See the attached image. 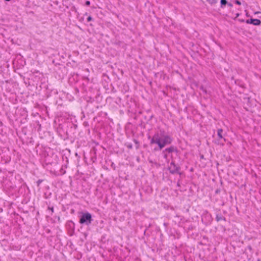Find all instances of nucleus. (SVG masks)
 Returning a JSON list of instances; mask_svg holds the SVG:
<instances>
[{"label":"nucleus","mask_w":261,"mask_h":261,"mask_svg":"<svg viewBox=\"0 0 261 261\" xmlns=\"http://www.w3.org/2000/svg\"><path fill=\"white\" fill-rule=\"evenodd\" d=\"M172 142V139L168 135L159 133L155 134L150 141L151 144H156L160 150L166 145L170 144Z\"/></svg>","instance_id":"nucleus-1"},{"label":"nucleus","mask_w":261,"mask_h":261,"mask_svg":"<svg viewBox=\"0 0 261 261\" xmlns=\"http://www.w3.org/2000/svg\"><path fill=\"white\" fill-rule=\"evenodd\" d=\"M91 220V215L89 213H87L84 214L82 215V217L80 219V223L81 224H83L86 223V221H88V223H90Z\"/></svg>","instance_id":"nucleus-2"},{"label":"nucleus","mask_w":261,"mask_h":261,"mask_svg":"<svg viewBox=\"0 0 261 261\" xmlns=\"http://www.w3.org/2000/svg\"><path fill=\"white\" fill-rule=\"evenodd\" d=\"M169 170L171 173H175L178 171V168L174 163L171 162L169 166Z\"/></svg>","instance_id":"nucleus-3"},{"label":"nucleus","mask_w":261,"mask_h":261,"mask_svg":"<svg viewBox=\"0 0 261 261\" xmlns=\"http://www.w3.org/2000/svg\"><path fill=\"white\" fill-rule=\"evenodd\" d=\"M246 22L248 24H253L255 25H258L260 24L261 21L260 20L258 19H253L251 18L250 19H247L246 21Z\"/></svg>","instance_id":"nucleus-4"},{"label":"nucleus","mask_w":261,"mask_h":261,"mask_svg":"<svg viewBox=\"0 0 261 261\" xmlns=\"http://www.w3.org/2000/svg\"><path fill=\"white\" fill-rule=\"evenodd\" d=\"M174 150V148L173 147H170L169 148L165 149V150H164L163 152V153H165V152H173Z\"/></svg>","instance_id":"nucleus-5"},{"label":"nucleus","mask_w":261,"mask_h":261,"mask_svg":"<svg viewBox=\"0 0 261 261\" xmlns=\"http://www.w3.org/2000/svg\"><path fill=\"white\" fill-rule=\"evenodd\" d=\"M218 0H206L207 2L212 5L216 4L218 2Z\"/></svg>","instance_id":"nucleus-6"},{"label":"nucleus","mask_w":261,"mask_h":261,"mask_svg":"<svg viewBox=\"0 0 261 261\" xmlns=\"http://www.w3.org/2000/svg\"><path fill=\"white\" fill-rule=\"evenodd\" d=\"M227 3V2L226 0H221V7H223V6H226Z\"/></svg>","instance_id":"nucleus-7"},{"label":"nucleus","mask_w":261,"mask_h":261,"mask_svg":"<svg viewBox=\"0 0 261 261\" xmlns=\"http://www.w3.org/2000/svg\"><path fill=\"white\" fill-rule=\"evenodd\" d=\"M222 129H219L218 131V135L220 138H222Z\"/></svg>","instance_id":"nucleus-8"},{"label":"nucleus","mask_w":261,"mask_h":261,"mask_svg":"<svg viewBox=\"0 0 261 261\" xmlns=\"http://www.w3.org/2000/svg\"><path fill=\"white\" fill-rule=\"evenodd\" d=\"M92 17H91V16H89V17H88V18H87V21H91V20H92Z\"/></svg>","instance_id":"nucleus-9"},{"label":"nucleus","mask_w":261,"mask_h":261,"mask_svg":"<svg viewBox=\"0 0 261 261\" xmlns=\"http://www.w3.org/2000/svg\"><path fill=\"white\" fill-rule=\"evenodd\" d=\"M234 3H235L236 4H238V5H240V4H241L240 2V1H234Z\"/></svg>","instance_id":"nucleus-10"},{"label":"nucleus","mask_w":261,"mask_h":261,"mask_svg":"<svg viewBox=\"0 0 261 261\" xmlns=\"http://www.w3.org/2000/svg\"><path fill=\"white\" fill-rule=\"evenodd\" d=\"M90 2L89 1H87V2H86V5H88H88H90Z\"/></svg>","instance_id":"nucleus-11"},{"label":"nucleus","mask_w":261,"mask_h":261,"mask_svg":"<svg viewBox=\"0 0 261 261\" xmlns=\"http://www.w3.org/2000/svg\"><path fill=\"white\" fill-rule=\"evenodd\" d=\"M238 20L240 22H244V20L242 19L239 18Z\"/></svg>","instance_id":"nucleus-12"},{"label":"nucleus","mask_w":261,"mask_h":261,"mask_svg":"<svg viewBox=\"0 0 261 261\" xmlns=\"http://www.w3.org/2000/svg\"><path fill=\"white\" fill-rule=\"evenodd\" d=\"M164 153V158L167 159V155L165 153Z\"/></svg>","instance_id":"nucleus-13"},{"label":"nucleus","mask_w":261,"mask_h":261,"mask_svg":"<svg viewBox=\"0 0 261 261\" xmlns=\"http://www.w3.org/2000/svg\"><path fill=\"white\" fill-rule=\"evenodd\" d=\"M49 208L51 211L52 212H53V211H54L53 207H51V208L49 207Z\"/></svg>","instance_id":"nucleus-14"},{"label":"nucleus","mask_w":261,"mask_h":261,"mask_svg":"<svg viewBox=\"0 0 261 261\" xmlns=\"http://www.w3.org/2000/svg\"><path fill=\"white\" fill-rule=\"evenodd\" d=\"M239 16V13H237V17H238Z\"/></svg>","instance_id":"nucleus-15"},{"label":"nucleus","mask_w":261,"mask_h":261,"mask_svg":"<svg viewBox=\"0 0 261 261\" xmlns=\"http://www.w3.org/2000/svg\"><path fill=\"white\" fill-rule=\"evenodd\" d=\"M229 6H231L232 5H231V4H230L229 3Z\"/></svg>","instance_id":"nucleus-16"}]
</instances>
